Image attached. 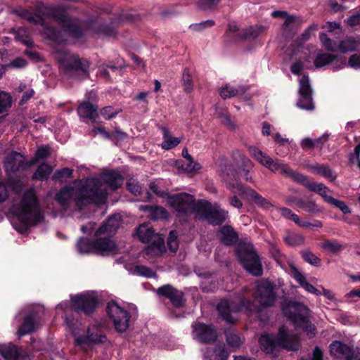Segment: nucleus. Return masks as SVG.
<instances>
[{
    "instance_id": "1",
    "label": "nucleus",
    "mask_w": 360,
    "mask_h": 360,
    "mask_svg": "<svg viewBox=\"0 0 360 360\" xmlns=\"http://www.w3.org/2000/svg\"><path fill=\"white\" fill-rule=\"evenodd\" d=\"M124 179L117 171L103 172L98 178L75 181L72 186H65L56 193L55 199L64 210L75 206L82 209L89 203L101 205L105 202L107 188L116 190L123 184Z\"/></svg>"
},
{
    "instance_id": "2",
    "label": "nucleus",
    "mask_w": 360,
    "mask_h": 360,
    "mask_svg": "<svg viewBox=\"0 0 360 360\" xmlns=\"http://www.w3.org/2000/svg\"><path fill=\"white\" fill-rule=\"evenodd\" d=\"M169 202L179 216L195 213L200 219H207L213 225L221 224L228 217V212L218 205H212L205 200L196 201L193 195L186 193L169 198Z\"/></svg>"
},
{
    "instance_id": "3",
    "label": "nucleus",
    "mask_w": 360,
    "mask_h": 360,
    "mask_svg": "<svg viewBox=\"0 0 360 360\" xmlns=\"http://www.w3.org/2000/svg\"><path fill=\"white\" fill-rule=\"evenodd\" d=\"M248 150L250 155L261 165L274 173L285 175L293 181L304 186L310 191L314 192L321 196L325 202L330 204L334 198L329 195L331 191L323 183L309 181L307 176L296 173L289 166L281 161H274L266 153L262 152L255 146H250Z\"/></svg>"
},
{
    "instance_id": "4",
    "label": "nucleus",
    "mask_w": 360,
    "mask_h": 360,
    "mask_svg": "<svg viewBox=\"0 0 360 360\" xmlns=\"http://www.w3.org/2000/svg\"><path fill=\"white\" fill-rule=\"evenodd\" d=\"M13 215L11 224L20 233H24L30 226L35 225L41 218L36 195L33 189L27 191L20 200H15L10 209Z\"/></svg>"
},
{
    "instance_id": "5",
    "label": "nucleus",
    "mask_w": 360,
    "mask_h": 360,
    "mask_svg": "<svg viewBox=\"0 0 360 360\" xmlns=\"http://www.w3.org/2000/svg\"><path fill=\"white\" fill-rule=\"evenodd\" d=\"M259 344L261 349L269 354H276L278 348L293 352H297L300 348L299 338L290 333L283 326L279 328L276 335H262L259 338Z\"/></svg>"
},
{
    "instance_id": "6",
    "label": "nucleus",
    "mask_w": 360,
    "mask_h": 360,
    "mask_svg": "<svg viewBox=\"0 0 360 360\" xmlns=\"http://www.w3.org/2000/svg\"><path fill=\"white\" fill-rule=\"evenodd\" d=\"M283 315L291 321L296 328L307 332L311 338L316 334V326L309 319V309L303 303L295 301H285L281 304Z\"/></svg>"
},
{
    "instance_id": "7",
    "label": "nucleus",
    "mask_w": 360,
    "mask_h": 360,
    "mask_svg": "<svg viewBox=\"0 0 360 360\" xmlns=\"http://www.w3.org/2000/svg\"><path fill=\"white\" fill-rule=\"evenodd\" d=\"M221 179L226 183L227 188L234 194H238L243 197H250L255 200V202L265 208L269 207L271 205L257 193L255 191L245 188L236 178V172L233 167L231 165H224L221 167L219 172Z\"/></svg>"
},
{
    "instance_id": "8",
    "label": "nucleus",
    "mask_w": 360,
    "mask_h": 360,
    "mask_svg": "<svg viewBox=\"0 0 360 360\" xmlns=\"http://www.w3.org/2000/svg\"><path fill=\"white\" fill-rule=\"evenodd\" d=\"M79 253H93L101 256L113 255L122 252V246L110 238H98L91 240L80 238L77 243Z\"/></svg>"
},
{
    "instance_id": "9",
    "label": "nucleus",
    "mask_w": 360,
    "mask_h": 360,
    "mask_svg": "<svg viewBox=\"0 0 360 360\" xmlns=\"http://www.w3.org/2000/svg\"><path fill=\"white\" fill-rule=\"evenodd\" d=\"M255 301L259 306L255 304L250 299L243 297L240 300L241 308H244L250 312H259L260 307H269L274 304L276 301V292L274 285L270 283L258 285L254 292Z\"/></svg>"
},
{
    "instance_id": "10",
    "label": "nucleus",
    "mask_w": 360,
    "mask_h": 360,
    "mask_svg": "<svg viewBox=\"0 0 360 360\" xmlns=\"http://www.w3.org/2000/svg\"><path fill=\"white\" fill-rule=\"evenodd\" d=\"M56 58L65 71L70 75L84 78L88 75L89 62L66 51L56 53Z\"/></svg>"
},
{
    "instance_id": "11",
    "label": "nucleus",
    "mask_w": 360,
    "mask_h": 360,
    "mask_svg": "<svg viewBox=\"0 0 360 360\" xmlns=\"http://www.w3.org/2000/svg\"><path fill=\"white\" fill-rule=\"evenodd\" d=\"M136 236L141 242L150 243L146 250L148 253L159 255L165 250L164 238L155 233L148 224L140 225L136 230Z\"/></svg>"
},
{
    "instance_id": "12",
    "label": "nucleus",
    "mask_w": 360,
    "mask_h": 360,
    "mask_svg": "<svg viewBox=\"0 0 360 360\" xmlns=\"http://www.w3.org/2000/svg\"><path fill=\"white\" fill-rule=\"evenodd\" d=\"M105 312L117 333H122L127 330L131 316L129 311L120 307L115 301L110 300L106 304Z\"/></svg>"
},
{
    "instance_id": "13",
    "label": "nucleus",
    "mask_w": 360,
    "mask_h": 360,
    "mask_svg": "<svg viewBox=\"0 0 360 360\" xmlns=\"http://www.w3.org/2000/svg\"><path fill=\"white\" fill-rule=\"evenodd\" d=\"M71 304L76 312L79 311L86 316H91L98 307V299L94 292H87L71 296Z\"/></svg>"
},
{
    "instance_id": "14",
    "label": "nucleus",
    "mask_w": 360,
    "mask_h": 360,
    "mask_svg": "<svg viewBox=\"0 0 360 360\" xmlns=\"http://www.w3.org/2000/svg\"><path fill=\"white\" fill-rule=\"evenodd\" d=\"M236 252L245 270H262L260 259L251 243H240Z\"/></svg>"
},
{
    "instance_id": "15",
    "label": "nucleus",
    "mask_w": 360,
    "mask_h": 360,
    "mask_svg": "<svg viewBox=\"0 0 360 360\" xmlns=\"http://www.w3.org/2000/svg\"><path fill=\"white\" fill-rule=\"evenodd\" d=\"M107 337L103 331V323L94 321L87 328L86 335H80L75 338L77 345H98L104 343Z\"/></svg>"
},
{
    "instance_id": "16",
    "label": "nucleus",
    "mask_w": 360,
    "mask_h": 360,
    "mask_svg": "<svg viewBox=\"0 0 360 360\" xmlns=\"http://www.w3.org/2000/svg\"><path fill=\"white\" fill-rule=\"evenodd\" d=\"M155 292L159 297L168 299L175 309H181L186 305L184 292L170 284H165L159 287Z\"/></svg>"
},
{
    "instance_id": "17",
    "label": "nucleus",
    "mask_w": 360,
    "mask_h": 360,
    "mask_svg": "<svg viewBox=\"0 0 360 360\" xmlns=\"http://www.w3.org/2000/svg\"><path fill=\"white\" fill-rule=\"evenodd\" d=\"M193 335L197 340L202 344H210L216 342L218 338L217 331L212 324L195 322L192 325Z\"/></svg>"
},
{
    "instance_id": "18",
    "label": "nucleus",
    "mask_w": 360,
    "mask_h": 360,
    "mask_svg": "<svg viewBox=\"0 0 360 360\" xmlns=\"http://www.w3.org/2000/svg\"><path fill=\"white\" fill-rule=\"evenodd\" d=\"M330 352L338 358H344L345 360H360V356L354 349L341 341H333L330 345Z\"/></svg>"
},
{
    "instance_id": "19",
    "label": "nucleus",
    "mask_w": 360,
    "mask_h": 360,
    "mask_svg": "<svg viewBox=\"0 0 360 360\" xmlns=\"http://www.w3.org/2000/svg\"><path fill=\"white\" fill-rule=\"evenodd\" d=\"M20 15L27 19L29 22L34 24H39L43 27L44 34L49 39L54 41H59L60 37V32L57 31L53 27H48L45 25L44 19L39 15L30 13L28 11H23Z\"/></svg>"
},
{
    "instance_id": "20",
    "label": "nucleus",
    "mask_w": 360,
    "mask_h": 360,
    "mask_svg": "<svg viewBox=\"0 0 360 360\" xmlns=\"http://www.w3.org/2000/svg\"><path fill=\"white\" fill-rule=\"evenodd\" d=\"M29 165V162H25L23 156L18 153L13 152L7 155L4 161V168L8 175L25 169Z\"/></svg>"
},
{
    "instance_id": "21",
    "label": "nucleus",
    "mask_w": 360,
    "mask_h": 360,
    "mask_svg": "<svg viewBox=\"0 0 360 360\" xmlns=\"http://www.w3.org/2000/svg\"><path fill=\"white\" fill-rule=\"evenodd\" d=\"M0 355L5 360H30L27 353L20 351L14 344L0 345Z\"/></svg>"
},
{
    "instance_id": "22",
    "label": "nucleus",
    "mask_w": 360,
    "mask_h": 360,
    "mask_svg": "<svg viewBox=\"0 0 360 360\" xmlns=\"http://www.w3.org/2000/svg\"><path fill=\"white\" fill-rule=\"evenodd\" d=\"M55 18L57 21L62 22L64 31L68 32L72 37L77 39L82 36V30L78 21L69 19L65 13Z\"/></svg>"
},
{
    "instance_id": "23",
    "label": "nucleus",
    "mask_w": 360,
    "mask_h": 360,
    "mask_svg": "<svg viewBox=\"0 0 360 360\" xmlns=\"http://www.w3.org/2000/svg\"><path fill=\"white\" fill-rule=\"evenodd\" d=\"M38 313L34 311L29 312L23 319L17 333L20 338L33 333L35 330Z\"/></svg>"
},
{
    "instance_id": "24",
    "label": "nucleus",
    "mask_w": 360,
    "mask_h": 360,
    "mask_svg": "<svg viewBox=\"0 0 360 360\" xmlns=\"http://www.w3.org/2000/svg\"><path fill=\"white\" fill-rule=\"evenodd\" d=\"M121 217L120 214L112 215L108 219L106 222L96 231V236L102 234H111L115 233L120 225Z\"/></svg>"
},
{
    "instance_id": "25",
    "label": "nucleus",
    "mask_w": 360,
    "mask_h": 360,
    "mask_svg": "<svg viewBox=\"0 0 360 360\" xmlns=\"http://www.w3.org/2000/svg\"><path fill=\"white\" fill-rule=\"evenodd\" d=\"M139 209L148 213V216L153 220L166 219L169 217V212L160 206L141 205Z\"/></svg>"
},
{
    "instance_id": "26",
    "label": "nucleus",
    "mask_w": 360,
    "mask_h": 360,
    "mask_svg": "<svg viewBox=\"0 0 360 360\" xmlns=\"http://www.w3.org/2000/svg\"><path fill=\"white\" fill-rule=\"evenodd\" d=\"M308 168L312 173L326 178L330 181H334L337 178V174L326 165L315 164L309 166Z\"/></svg>"
},
{
    "instance_id": "27",
    "label": "nucleus",
    "mask_w": 360,
    "mask_h": 360,
    "mask_svg": "<svg viewBox=\"0 0 360 360\" xmlns=\"http://www.w3.org/2000/svg\"><path fill=\"white\" fill-rule=\"evenodd\" d=\"M77 112L80 117L89 118L93 121H95L98 117L97 108L89 101L80 104Z\"/></svg>"
},
{
    "instance_id": "28",
    "label": "nucleus",
    "mask_w": 360,
    "mask_h": 360,
    "mask_svg": "<svg viewBox=\"0 0 360 360\" xmlns=\"http://www.w3.org/2000/svg\"><path fill=\"white\" fill-rule=\"evenodd\" d=\"M220 240L226 245H231L238 239V235L233 228L229 226H223L219 233Z\"/></svg>"
},
{
    "instance_id": "29",
    "label": "nucleus",
    "mask_w": 360,
    "mask_h": 360,
    "mask_svg": "<svg viewBox=\"0 0 360 360\" xmlns=\"http://www.w3.org/2000/svg\"><path fill=\"white\" fill-rule=\"evenodd\" d=\"M217 309L220 316L226 322L233 323V319L231 314L230 304L228 300H223L217 304Z\"/></svg>"
},
{
    "instance_id": "30",
    "label": "nucleus",
    "mask_w": 360,
    "mask_h": 360,
    "mask_svg": "<svg viewBox=\"0 0 360 360\" xmlns=\"http://www.w3.org/2000/svg\"><path fill=\"white\" fill-rule=\"evenodd\" d=\"M295 205L297 208L309 213H318L322 211L317 204L312 200L299 199L296 201Z\"/></svg>"
},
{
    "instance_id": "31",
    "label": "nucleus",
    "mask_w": 360,
    "mask_h": 360,
    "mask_svg": "<svg viewBox=\"0 0 360 360\" xmlns=\"http://www.w3.org/2000/svg\"><path fill=\"white\" fill-rule=\"evenodd\" d=\"M80 314L79 311L76 312L72 306L70 310L65 312V322L70 329L75 330L78 327Z\"/></svg>"
},
{
    "instance_id": "32",
    "label": "nucleus",
    "mask_w": 360,
    "mask_h": 360,
    "mask_svg": "<svg viewBox=\"0 0 360 360\" xmlns=\"http://www.w3.org/2000/svg\"><path fill=\"white\" fill-rule=\"evenodd\" d=\"M163 142L162 143V148L165 150L172 149L178 146L181 142V139L173 137L168 134L166 128H163Z\"/></svg>"
},
{
    "instance_id": "33",
    "label": "nucleus",
    "mask_w": 360,
    "mask_h": 360,
    "mask_svg": "<svg viewBox=\"0 0 360 360\" xmlns=\"http://www.w3.org/2000/svg\"><path fill=\"white\" fill-rule=\"evenodd\" d=\"M244 92L243 87L236 88L235 86L226 84L219 89L220 96L224 98H229L238 96Z\"/></svg>"
},
{
    "instance_id": "34",
    "label": "nucleus",
    "mask_w": 360,
    "mask_h": 360,
    "mask_svg": "<svg viewBox=\"0 0 360 360\" xmlns=\"http://www.w3.org/2000/svg\"><path fill=\"white\" fill-rule=\"evenodd\" d=\"M175 165L176 167L182 169L187 172H196L201 168L200 164L194 162V160L186 161V160H179L176 161Z\"/></svg>"
},
{
    "instance_id": "35",
    "label": "nucleus",
    "mask_w": 360,
    "mask_h": 360,
    "mask_svg": "<svg viewBox=\"0 0 360 360\" xmlns=\"http://www.w3.org/2000/svg\"><path fill=\"white\" fill-rule=\"evenodd\" d=\"M52 172V167L46 163L39 165L37 171L33 174V179L38 180H44L49 177Z\"/></svg>"
},
{
    "instance_id": "36",
    "label": "nucleus",
    "mask_w": 360,
    "mask_h": 360,
    "mask_svg": "<svg viewBox=\"0 0 360 360\" xmlns=\"http://www.w3.org/2000/svg\"><path fill=\"white\" fill-rule=\"evenodd\" d=\"M297 105L298 108L303 110H314V106L312 103L311 94H300Z\"/></svg>"
},
{
    "instance_id": "37",
    "label": "nucleus",
    "mask_w": 360,
    "mask_h": 360,
    "mask_svg": "<svg viewBox=\"0 0 360 360\" xmlns=\"http://www.w3.org/2000/svg\"><path fill=\"white\" fill-rule=\"evenodd\" d=\"M358 47V43L352 38L346 39L340 42L338 48L342 53L354 51Z\"/></svg>"
},
{
    "instance_id": "38",
    "label": "nucleus",
    "mask_w": 360,
    "mask_h": 360,
    "mask_svg": "<svg viewBox=\"0 0 360 360\" xmlns=\"http://www.w3.org/2000/svg\"><path fill=\"white\" fill-rule=\"evenodd\" d=\"M329 134H324L318 139L312 140L309 138H305L301 141V146L303 149H309L313 148L316 144L323 143L328 140Z\"/></svg>"
},
{
    "instance_id": "39",
    "label": "nucleus",
    "mask_w": 360,
    "mask_h": 360,
    "mask_svg": "<svg viewBox=\"0 0 360 360\" xmlns=\"http://www.w3.org/2000/svg\"><path fill=\"white\" fill-rule=\"evenodd\" d=\"M335 57L329 53H319L314 60V65L316 68H322L330 64L335 60Z\"/></svg>"
},
{
    "instance_id": "40",
    "label": "nucleus",
    "mask_w": 360,
    "mask_h": 360,
    "mask_svg": "<svg viewBox=\"0 0 360 360\" xmlns=\"http://www.w3.org/2000/svg\"><path fill=\"white\" fill-rule=\"evenodd\" d=\"M227 345L232 348H238L242 344L240 338L232 331L225 333Z\"/></svg>"
},
{
    "instance_id": "41",
    "label": "nucleus",
    "mask_w": 360,
    "mask_h": 360,
    "mask_svg": "<svg viewBox=\"0 0 360 360\" xmlns=\"http://www.w3.org/2000/svg\"><path fill=\"white\" fill-rule=\"evenodd\" d=\"M184 89L186 93H190L193 89V84L191 75L187 68H185L182 75Z\"/></svg>"
},
{
    "instance_id": "42",
    "label": "nucleus",
    "mask_w": 360,
    "mask_h": 360,
    "mask_svg": "<svg viewBox=\"0 0 360 360\" xmlns=\"http://www.w3.org/2000/svg\"><path fill=\"white\" fill-rule=\"evenodd\" d=\"M284 240L289 245L296 246L302 244L304 238L300 234L290 233L285 237Z\"/></svg>"
},
{
    "instance_id": "43",
    "label": "nucleus",
    "mask_w": 360,
    "mask_h": 360,
    "mask_svg": "<svg viewBox=\"0 0 360 360\" xmlns=\"http://www.w3.org/2000/svg\"><path fill=\"white\" fill-rule=\"evenodd\" d=\"M217 116L220 119L221 122L231 129H235L236 124L231 120L230 115L222 110L217 111Z\"/></svg>"
},
{
    "instance_id": "44",
    "label": "nucleus",
    "mask_w": 360,
    "mask_h": 360,
    "mask_svg": "<svg viewBox=\"0 0 360 360\" xmlns=\"http://www.w3.org/2000/svg\"><path fill=\"white\" fill-rule=\"evenodd\" d=\"M50 148L48 146H40L36 151L35 156L30 160L29 165L35 164L38 160L44 159L49 156Z\"/></svg>"
},
{
    "instance_id": "45",
    "label": "nucleus",
    "mask_w": 360,
    "mask_h": 360,
    "mask_svg": "<svg viewBox=\"0 0 360 360\" xmlns=\"http://www.w3.org/2000/svg\"><path fill=\"white\" fill-rule=\"evenodd\" d=\"M299 94H311V88L309 83V79L308 76L303 75L299 79Z\"/></svg>"
},
{
    "instance_id": "46",
    "label": "nucleus",
    "mask_w": 360,
    "mask_h": 360,
    "mask_svg": "<svg viewBox=\"0 0 360 360\" xmlns=\"http://www.w3.org/2000/svg\"><path fill=\"white\" fill-rule=\"evenodd\" d=\"M11 106V98L4 91L0 92V114L6 112Z\"/></svg>"
},
{
    "instance_id": "47",
    "label": "nucleus",
    "mask_w": 360,
    "mask_h": 360,
    "mask_svg": "<svg viewBox=\"0 0 360 360\" xmlns=\"http://www.w3.org/2000/svg\"><path fill=\"white\" fill-rule=\"evenodd\" d=\"M150 190L157 195L166 199L167 202L174 208V207L169 202V198L178 195V194L175 195H169L167 193L164 191H161L159 188V186L155 182H153L150 184ZM180 193H179V195Z\"/></svg>"
},
{
    "instance_id": "48",
    "label": "nucleus",
    "mask_w": 360,
    "mask_h": 360,
    "mask_svg": "<svg viewBox=\"0 0 360 360\" xmlns=\"http://www.w3.org/2000/svg\"><path fill=\"white\" fill-rule=\"evenodd\" d=\"M321 247L331 253H336L342 248V245L335 240L324 241L321 243Z\"/></svg>"
},
{
    "instance_id": "49",
    "label": "nucleus",
    "mask_w": 360,
    "mask_h": 360,
    "mask_svg": "<svg viewBox=\"0 0 360 360\" xmlns=\"http://www.w3.org/2000/svg\"><path fill=\"white\" fill-rule=\"evenodd\" d=\"M72 172L73 170L65 167L62 169L58 170L54 174H53V179L56 180H60V181H65L67 179H70L72 176Z\"/></svg>"
},
{
    "instance_id": "50",
    "label": "nucleus",
    "mask_w": 360,
    "mask_h": 360,
    "mask_svg": "<svg viewBox=\"0 0 360 360\" xmlns=\"http://www.w3.org/2000/svg\"><path fill=\"white\" fill-rule=\"evenodd\" d=\"M15 38L17 40L22 42L27 46H30L32 44V41L27 34V30L25 28H18L15 32Z\"/></svg>"
},
{
    "instance_id": "51",
    "label": "nucleus",
    "mask_w": 360,
    "mask_h": 360,
    "mask_svg": "<svg viewBox=\"0 0 360 360\" xmlns=\"http://www.w3.org/2000/svg\"><path fill=\"white\" fill-rule=\"evenodd\" d=\"M320 40L322 43V45L328 50L335 51L338 50V46L336 43L328 38L326 34L321 33L320 34Z\"/></svg>"
},
{
    "instance_id": "52",
    "label": "nucleus",
    "mask_w": 360,
    "mask_h": 360,
    "mask_svg": "<svg viewBox=\"0 0 360 360\" xmlns=\"http://www.w3.org/2000/svg\"><path fill=\"white\" fill-rule=\"evenodd\" d=\"M297 25V19L294 15H288L285 19L283 30L285 32L293 30Z\"/></svg>"
},
{
    "instance_id": "53",
    "label": "nucleus",
    "mask_w": 360,
    "mask_h": 360,
    "mask_svg": "<svg viewBox=\"0 0 360 360\" xmlns=\"http://www.w3.org/2000/svg\"><path fill=\"white\" fill-rule=\"evenodd\" d=\"M168 248L173 252L177 251L179 248V243L177 240V234L176 231H172L169 232V235L167 240Z\"/></svg>"
},
{
    "instance_id": "54",
    "label": "nucleus",
    "mask_w": 360,
    "mask_h": 360,
    "mask_svg": "<svg viewBox=\"0 0 360 360\" xmlns=\"http://www.w3.org/2000/svg\"><path fill=\"white\" fill-rule=\"evenodd\" d=\"M302 255L304 261H306L307 262L314 266H319V264L320 263L321 260L311 252L309 250H304L302 252Z\"/></svg>"
},
{
    "instance_id": "55",
    "label": "nucleus",
    "mask_w": 360,
    "mask_h": 360,
    "mask_svg": "<svg viewBox=\"0 0 360 360\" xmlns=\"http://www.w3.org/2000/svg\"><path fill=\"white\" fill-rule=\"evenodd\" d=\"M318 29V26L315 24H312L310 26L308 27L307 29H306L303 33L301 34L300 38V43L299 46H300L302 44H303L304 41L309 39L312 33H314L315 31H316Z\"/></svg>"
},
{
    "instance_id": "56",
    "label": "nucleus",
    "mask_w": 360,
    "mask_h": 360,
    "mask_svg": "<svg viewBox=\"0 0 360 360\" xmlns=\"http://www.w3.org/2000/svg\"><path fill=\"white\" fill-rule=\"evenodd\" d=\"M221 0H198V6L203 10L213 9Z\"/></svg>"
},
{
    "instance_id": "57",
    "label": "nucleus",
    "mask_w": 360,
    "mask_h": 360,
    "mask_svg": "<svg viewBox=\"0 0 360 360\" xmlns=\"http://www.w3.org/2000/svg\"><path fill=\"white\" fill-rule=\"evenodd\" d=\"M127 187L128 190L135 195H138L141 193V186L134 179L129 180L127 183Z\"/></svg>"
},
{
    "instance_id": "58",
    "label": "nucleus",
    "mask_w": 360,
    "mask_h": 360,
    "mask_svg": "<svg viewBox=\"0 0 360 360\" xmlns=\"http://www.w3.org/2000/svg\"><path fill=\"white\" fill-rule=\"evenodd\" d=\"M118 113V111L114 110L111 106H106L103 108L101 111V115L106 120H109L113 117H115Z\"/></svg>"
},
{
    "instance_id": "59",
    "label": "nucleus",
    "mask_w": 360,
    "mask_h": 360,
    "mask_svg": "<svg viewBox=\"0 0 360 360\" xmlns=\"http://www.w3.org/2000/svg\"><path fill=\"white\" fill-rule=\"evenodd\" d=\"M214 353L215 356L219 360H227L229 356L228 351L222 347L216 348Z\"/></svg>"
},
{
    "instance_id": "60",
    "label": "nucleus",
    "mask_w": 360,
    "mask_h": 360,
    "mask_svg": "<svg viewBox=\"0 0 360 360\" xmlns=\"http://www.w3.org/2000/svg\"><path fill=\"white\" fill-rule=\"evenodd\" d=\"M340 209L344 214L350 213V210L345 202L333 198L330 203Z\"/></svg>"
},
{
    "instance_id": "61",
    "label": "nucleus",
    "mask_w": 360,
    "mask_h": 360,
    "mask_svg": "<svg viewBox=\"0 0 360 360\" xmlns=\"http://www.w3.org/2000/svg\"><path fill=\"white\" fill-rule=\"evenodd\" d=\"M264 27L260 26V25H256L255 27H250L248 29V31L247 32V33L245 34V37H256L261 32H262L264 31Z\"/></svg>"
},
{
    "instance_id": "62",
    "label": "nucleus",
    "mask_w": 360,
    "mask_h": 360,
    "mask_svg": "<svg viewBox=\"0 0 360 360\" xmlns=\"http://www.w3.org/2000/svg\"><path fill=\"white\" fill-rule=\"evenodd\" d=\"M348 65L352 68L360 69V54L352 55L348 61Z\"/></svg>"
},
{
    "instance_id": "63",
    "label": "nucleus",
    "mask_w": 360,
    "mask_h": 360,
    "mask_svg": "<svg viewBox=\"0 0 360 360\" xmlns=\"http://www.w3.org/2000/svg\"><path fill=\"white\" fill-rule=\"evenodd\" d=\"M26 65L27 63L25 59L22 58H17L9 64H7V66L8 68H24Z\"/></svg>"
},
{
    "instance_id": "64",
    "label": "nucleus",
    "mask_w": 360,
    "mask_h": 360,
    "mask_svg": "<svg viewBox=\"0 0 360 360\" xmlns=\"http://www.w3.org/2000/svg\"><path fill=\"white\" fill-rule=\"evenodd\" d=\"M360 155V143L355 147L354 153L349 155V162L354 164L358 162Z\"/></svg>"
}]
</instances>
